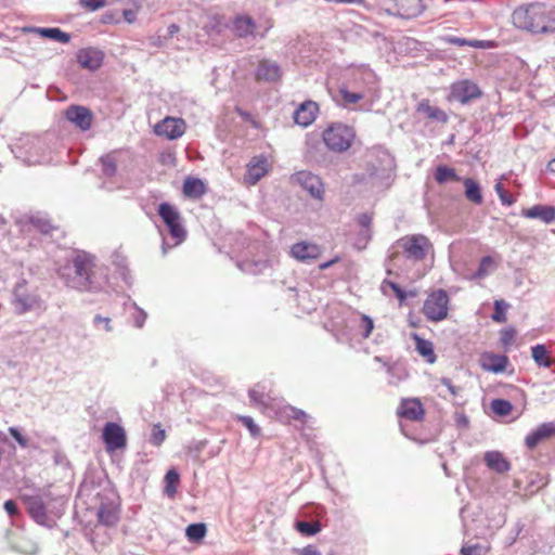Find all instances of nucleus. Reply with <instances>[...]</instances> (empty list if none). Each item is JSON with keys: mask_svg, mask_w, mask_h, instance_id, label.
I'll return each mask as SVG.
<instances>
[{"mask_svg": "<svg viewBox=\"0 0 555 555\" xmlns=\"http://www.w3.org/2000/svg\"><path fill=\"white\" fill-rule=\"evenodd\" d=\"M513 24L531 33H546L553 22V11L543 3H531L513 12Z\"/></svg>", "mask_w": 555, "mask_h": 555, "instance_id": "f257e3e1", "label": "nucleus"}, {"mask_svg": "<svg viewBox=\"0 0 555 555\" xmlns=\"http://www.w3.org/2000/svg\"><path fill=\"white\" fill-rule=\"evenodd\" d=\"M356 135V129L352 126L337 121L324 129L322 140L330 151L344 153L351 147Z\"/></svg>", "mask_w": 555, "mask_h": 555, "instance_id": "f03ea898", "label": "nucleus"}, {"mask_svg": "<svg viewBox=\"0 0 555 555\" xmlns=\"http://www.w3.org/2000/svg\"><path fill=\"white\" fill-rule=\"evenodd\" d=\"M450 296L444 289L430 292L424 300L422 312L430 322H441L449 317Z\"/></svg>", "mask_w": 555, "mask_h": 555, "instance_id": "7ed1b4c3", "label": "nucleus"}, {"mask_svg": "<svg viewBox=\"0 0 555 555\" xmlns=\"http://www.w3.org/2000/svg\"><path fill=\"white\" fill-rule=\"evenodd\" d=\"M158 215L166 224L169 234L177 243L184 241L186 231L181 222V215L179 210L169 203H162L158 206Z\"/></svg>", "mask_w": 555, "mask_h": 555, "instance_id": "20e7f679", "label": "nucleus"}, {"mask_svg": "<svg viewBox=\"0 0 555 555\" xmlns=\"http://www.w3.org/2000/svg\"><path fill=\"white\" fill-rule=\"evenodd\" d=\"M75 279L72 286L79 291H88L91 287V275L93 273V259L87 255H78L73 260Z\"/></svg>", "mask_w": 555, "mask_h": 555, "instance_id": "39448f33", "label": "nucleus"}, {"mask_svg": "<svg viewBox=\"0 0 555 555\" xmlns=\"http://www.w3.org/2000/svg\"><path fill=\"white\" fill-rule=\"evenodd\" d=\"M102 438L107 453H113L127 446V435L124 427L114 422L104 425Z\"/></svg>", "mask_w": 555, "mask_h": 555, "instance_id": "423d86ee", "label": "nucleus"}, {"mask_svg": "<svg viewBox=\"0 0 555 555\" xmlns=\"http://www.w3.org/2000/svg\"><path fill=\"white\" fill-rule=\"evenodd\" d=\"M186 124L182 118L168 116L155 125L154 132L159 137L176 140L184 134Z\"/></svg>", "mask_w": 555, "mask_h": 555, "instance_id": "0eeeda50", "label": "nucleus"}, {"mask_svg": "<svg viewBox=\"0 0 555 555\" xmlns=\"http://www.w3.org/2000/svg\"><path fill=\"white\" fill-rule=\"evenodd\" d=\"M403 251L409 258L422 260L430 247L429 240L424 235H411L401 240Z\"/></svg>", "mask_w": 555, "mask_h": 555, "instance_id": "6e6552de", "label": "nucleus"}, {"mask_svg": "<svg viewBox=\"0 0 555 555\" xmlns=\"http://www.w3.org/2000/svg\"><path fill=\"white\" fill-rule=\"evenodd\" d=\"M271 170V164L269 159L263 156H255L246 166V175L244 176V182L247 185H255L261 178L267 176Z\"/></svg>", "mask_w": 555, "mask_h": 555, "instance_id": "1a4fd4ad", "label": "nucleus"}, {"mask_svg": "<svg viewBox=\"0 0 555 555\" xmlns=\"http://www.w3.org/2000/svg\"><path fill=\"white\" fill-rule=\"evenodd\" d=\"M291 179L293 182L307 190L312 197L320 201L323 199L324 186L318 176L309 171H299L293 175Z\"/></svg>", "mask_w": 555, "mask_h": 555, "instance_id": "9d476101", "label": "nucleus"}, {"mask_svg": "<svg viewBox=\"0 0 555 555\" xmlns=\"http://www.w3.org/2000/svg\"><path fill=\"white\" fill-rule=\"evenodd\" d=\"M397 415L408 421L420 422L424 420L425 409L417 398L402 399L397 409Z\"/></svg>", "mask_w": 555, "mask_h": 555, "instance_id": "9b49d317", "label": "nucleus"}, {"mask_svg": "<svg viewBox=\"0 0 555 555\" xmlns=\"http://www.w3.org/2000/svg\"><path fill=\"white\" fill-rule=\"evenodd\" d=\"M322 255L320 245L307 241H301L291 247V256L301 262L317 260Z\"/></svg>", "mask_w": 555, "mask_h": 555, "instance_id": "f8f14e48", "label": "nucleus"}, {"mask_svg": "<svg viewBox=\"0 0 555 555\" xmlns=\"http://www.w3.org/2000/svg\"><path fill=\"white\" fill-rule=\"evenodd\" d=\"M554 435L555 424L543 423L526 436L525 446L529 450H534L537 447L542 446L546 441L551 440Z\"/></svg>", "mask_w": 555, "mask_h": 555, "instance_id": "ddd939ff", "label": "nucleus"}, {"mask_svg": "<svg viewBox=\"0 0 555 555\" xmlns=\"http://www.w3.org/2000/svg\"><path fill=\"white\" fill-rule=\"evenodd\" d=\"M65 117L82 131L89 130L93 121L92 112L80 105H70L67 107L65 111Z\"/></svg>", "mask_w": 555, "mask_h": 555, "instance_id": "4468645a", "label": "nucleus"}, {"mask_svg": "<svg viewBox=\"0 0 555 555\" xmlns=\"http://www.w3.org/2000/svg\"><path fill=\"white\" fill-rule=\"evenodd\" d=\"M509 360L504 354H496L491 351H485L480 354L479 364L486 372L502 373L506 370Z\"/></svg>", "mask_w": 555, "mask_h": 555, "instance_id": "2eb2a0df", "label": "nucleus"}, {"mask_svg": "<svg viewBox=\"0 0 555 555\" xmlns=\"http://www.w3.org/2000/svg\"><path fill=\"white\" fill-rule=\"evenodd\" d=\"M319 113V105L314 101H305L294 113V120L297 125L302 127L310 126L317 118Z\"/></svg>", "mask_w": 555, "mask_h": 555, "instance_id": "dca6fc26", "label": "nucleus"}, {"mask_svg": "<svg viewBox=\"0 0 555 555\" xmlns=\"http://www.w3.org/2000/svg\"><path fill=\"white\" fill-rule=\"evenodd\" d=\"M452 95L455 100L465 104L470 100L479 98L481 95V91L476 83L463 80L453 86Z\"/></svg>", "mask_w": 555, "mask_h": 555, "instance_id": "f3484780", "label": "nucleus"}, {"mask_svg": "<svg viewBox=\"0 0 555 555\" xmlns=\"http://www.w3.org/2000/svg\"><path fill=\"white\" fill-rule=\"evenodd\" d=\"M282 77V69L276 62L270 60H261L256 70V79L263 81H278Z\"/></svg>", "mask_w": 555, "mask_h": 555, "instance_id": "a211bd4d", "label": "nucleus"}, {"mask_svg": "<svg viewBox=\"0 0 555 555\" xmlns=\"http://www.w3.org/2000/svg\"><path fill=\"white\" fill-rule=\"evenodd\" d=\"M77 59L81 67L94 70L102 65L103 53L96 49H83L79 51Z\"/></svg>", "mask_w": 555, "mask_h": 555, "instance_id": "6ab92c4d", "label": "nucleus"}, {"mask_svg": "<svg viewBox=\"0 0 555 555\" xmlns=\"http://www.w3.org/2000/svg\"><path fill=\"white\" fill-rule=\"evenodd\" d=\"M397 13L403 18H413L423 11V0H393Z\"/></svg>", "mask_w": 555, "mask_h": 555, "instance_id": "aec40b11", "label": "nucleus"}, {"mask_svg": "<svg viewBox=\"0 0 555 555\" xmlns=\"http://www.w3.org/2000/svg\"><path fill=\"white\" fill-rule=\"evenodd\" d=\"M521 216L528 219H540L545 223H550L555 219V208L543 205H534L530 208L522 209Z\"/></svg>", "mask_w": 555, "mask_h": 555, "instance_id": "412c9836", "label": "nucleus"}, {"mask_svg": "<svg viewBox=\"0 0 555 555\" xmlns=\"http://www.w3.org/2000/svg\"><path fill=\"white\" fill-rule=\"evenodd\" d=\"M98 520L100 524L113 527L119 521V509L113 503H102L98 509Z\"/></svg>", "mask_w": 555, "mask_h": 555, "instance_id": "4be33fe9", "label": "nucleus"}, {"mask_svg": "<svg viewBox=\"0 0 555 555\" xmlns=\"http://www.w3.org/2000/svg\"><path fill=\"white\" fill-rule=\"evenodd\" d=\"M412 338L415 343V349L418 354L428 363L433 364L437 360L434 350V344L430 340L422 338L418 334L413 333Z\"/></svg>", "mask_w": 555, "mask_h": 555, "instance_id": "5701e85b", "label": "nucleus"}, {"mask_svg": "<svg viewBox=\"0 0 555 555\" xmlns=\"http://www.w3.org/2000/svg\"><path fill=\"white\" fill-rule=\"evenodd\" d=\"M30 516L38 522L44 524L47 520V509L43 501L39 496L25 498Z\"/></svg>", "mask_w": 555, "mask_h": 555, "instance_id": "b1692460", "label": "nucleus"}, {"mask_svg": "<svg viewBox=\"0 0 555 555\" xmlns=\"http://www.w3.org/2000/svg\"><path fill=\"white\" fill-rule=\"evenodd\" d=\"M485 462L490 469L500 474L506 473L511 468L508 461L498 451L487 452L485 454Z\"/></svg>", "mask_w": 555, "mask_h": 555, "instance_id": "393cba45", "label": "nucleus"}, {"mask_svg": "<svg viewBox=\"0 0 555 555\" xmlns=\"http://www.w3.org/2000/svg\"><path fill=\"white\" fill-rule=\"evenodd\" d=\"M256 29L255 21L247 15H238L233 21V30L240 38L253 35Z\"/></svg>", "mask_w": 555, "mask_h": 555, "instance_id": "a878e982", "label": "nucleus"}, {"mask_svg": "<svg viewBox=\"0 0 555 555\" xmlns=\"http://www.w3.org/2000/svg\"><path fill=\"white\" fill-rule=\"evenodd\" d=\"M416 112L425 114L430 120H437L440 122L448 121L447 113L438 107L431 106L429 100H422L416 106Z\"/></svg>", "mask_w": 555, "mask_h": 555, "instance_id": "bb28decb", "label": "nucleus"}, {"mask_svg": "<svg viewBox=\"0 0 555 555\" xmlns=\"http://www.w3.org/2000/svg\"><path fill=\"white\" fill-rule=\"evenodd\" d=\"M182 191L185 197L199 198L206 193V185L199 179L188 177L183 182Z\"/></svg>", "mask_w": 555, "mask_h": 555, "instance_id": "cd10ccee", "label": "nucleus"}, {"mask_svg": "<svg viewBox=\"0 0 555 555\" xmlns=\"http://www.w3.org/2000/svg\"><path fill=\"white\" fill-rule=\"evenodd\" d=\"M248 396L254 405L262 408H268L270 402L273 400L267 391L266 386L261 384H256L251 389H249Z\"/></svg>", "mask_w": 555, "mask_h": 555, "instance_id": "c85d7f7f", "label": "nucleus"}, {"mask_svg": "<svg viewBox=\"0 0 555 555\" xmlns=\"http://www.w3.org/2000/svg\"><path fill=\"white\" fill-rule=\"evenodd\" d=\"M463 184L465 188V197L475 205L482 204L483 197L479 183L472 178H465L463 179Z\"/></svg>", "mask_w": 555, "mask_h": 555, "instance_id": "c756f323", "label": "nucleus"}, {"mask_svg": "<svg viewBox=\"0 0 555 555\" xmlns=\"http://www.w3.org/2000/svg\"><path fill=\"white\" fill-rule=\"evenodd\" d=\"M435 180L439 184L447 183L449 181L457 182L461 180V178L457 176L454 168H451L446 165H440L436 168L435 171Z\"/></svg>", "mask_w": 555, "mask_h": 555, "instance_id": "7c9ffc66", "label": "nucleus"}, {"mask_svg": "<svg viewBox=\"0 0 555 555\" xmlns=\"http://www.w3.org/2000/svg\"><path fill=\"white\" fill-rule=\"evenodd\" d=\"M278 415L283 421L295 420L305 423L307 420V414L302 410L288 404L281 408L278 412Z\"/></svg>", "mask_w": 555, "mask_h": 555, "instance_id": "2f4dec72", "label": "nucleus"}, {"mask_svg": "<svg viewBox=\"0 0 555 555\" xmlns=\"http://www.w3.org/2000/svg\"><path fill=\"white\" fill-rule=\"evenodd\" d=\"M447 41L451 44L464 47L469 46L473 48H479V49H488L495 47L493 41H485V40H467L460 37H449Z\"/></svg>", "mask_w": 555, "mask_h": 555, "instance_id": "473e14b6", "label": "nucleus"}, {"mask_svg": "<svg viewBox=\"0 0 555 555\" xmlns=\"http://www.w3.org/2000/svg\"><path fill=\"white\" fill-rule=\"evenodd\" d=\"M340 102L345 107L359 103L364 99V94L361 92H351L347 87L341 86L338 89Z\"/></svg>", "mask_w": 555, "mask_h": 555, "instance_id": "72a5a7b5", "label": "nucleus"}, {"mask_svg": "<svg viewBox=\"0 0 555 555\" xmlns=\"http://www.w3.org/2000/svg\"><path fill=\"white\" fill-rule=\"evenodd\" d=\"M180 476L176 469H169L165 476V488L164 492L169 496L173 498L177 492V486L179 483Z\"/></svg>", "mask_w": 555, "mask_h": 555, "instance_id": "f704fd0d", "label": "nucleus"}, {"mask_svg": "<svg viewBox=\"0 0 555 555\" xmlns=\"http://www.w3.org/2000/svg\"><path fill=\"white\" fill-rule=\"evenodd\" d=\"M39 33L41 36L62 42L67 43L70 40V36L64 31H62L60 28H40Z\"/></svg>", "mask_w": 555, "mask_h": 555, "instance_id": "c9c22d12", "label": "nucleus"}, {"mask_svg": "<svg viewBox=\"0 0 555 555\" xmlns=\"http://www.w3.org/2000/svg\"><path fill=\"white\" fill-rule=\"evenodd\" d=\"M207 532L206 525L203 522L192 524L186 527L185 533L191 541H201Z\"/></svg>", "mask_w": 555, "mask_h": 555, "instance_id": "e433bc0d", "label": "nucleus"}, {"mask_svg": "<svg viewBox=\"0 0 555 555\" xmlns=\"http://www.w3.org/2000/svg\"><path fill=\"white\" fill-rule=\"evenodd\" d=\"M517 331L514 327H505L500 331L501 346L508 350L516 343Z\"/></svg>", "mask_w": 555, "mask_h": 555, "instance_id": "4c0bfd02", "label": "nucleus"}, {"mask_svg": "<svg viewBox=\"0 0 555 555\" xmlns=\"http://www.w3.org/2000/svg\"><path fill=\"white\" fill-rule=\"evenodd\" d=\"M295 528L302 535L310 537V535H314L318 532H320L321 525L318 521H312V522H309V521H298V522H296Z\"/></svg>", "mask_w": 555, "mask_h": 555, "instance_id": "58836bf2", "label": "nucleus"}, {"mask_svg": "<svg viewBox=\"0 0 555 555\" xmlns=\"http://www.w3.org/2000/svg\"><path fill=\"white\" fill-rule=\"evenodd\" d=\"M532 358L540 366H550L551 359L548 357L547 350L543 345H537L532 347Z\"/></svg>", "mask_w": 555, "mask_h": 555, "instance_id": "ea45409f", "label": "nucleus"}, {"mask_svg": "<svg viewBox=\"0 0 555 555\" xmlns=\"http://www.w3.org/2000/svg\"><path fill=\"white\" fill-rule=\"evenodd\" d=\"M491 410L496 415L506 416V415H508L512 412L513 405L507 400L494 399V400L491 401Z\"/></svg>", "mask_w": 555, "mask_h": 555, "instance_id": "a19ab883", "label": "nucleus"}, {"mask_svg": "<svg viewBox=\"0 0 555 555\" xmlns=\"http://www.w3.org/2000/svg\"><path fill=\"white\" fill-rule=\"evenodd\" d=\"M508 308V305L500 299L494 301V312L491 317V319L496 323H504L506 322V310Z\"/></svg>", "mask_w": 555, "mask_h": 555, "instance_id": "79ce46f5", "label": "nucleus"}, {"mask_svg": "<svg viewBox=\"0 0 555 555\" xmlns=\"http://www.w3.org/2000/svg\"><path fill=\"white\" fill-rule=\"evenodd\" d=\"M236 420L241 422L249 431L250 436L258 437L261 434L260 427L250 416L237 415Z\"/></svg>", "mask_w": 555, "mask_h": 555, "instance_id": "37998d69", "label": "nucleus"}, {"mask_svg": "<svg viewBox=\"0 0 555 555\" xmlns=\"http://www.w3.org/2000/svg\"><path fill=\"white\" fill-rule=\"evenodd\" d=\"M495 267V261L492 257L486 256L481 259L479 268L476 272L477 278H483L486 276L490 270H492Z\"/></svg>", "mask_w": 555, "mask_h": 555, "instance_id": "c03bdc74", "label": "nucleus"}, {"mask_svg": "<svg viewBox=\"0 0 555 555\" xmlns=\"http://www.w3.org/2000/svg\"><path fill=\"white\" fill-rule=\"evenodd\" d=\"M16 302L21 306L22 312H25L35 308L39 302V298L36 295L26 297L17 296Z\"/></svg>", "mask_w": 555, "mask_h": 555, "instance_id": "a18cd8bd", "label": "nucleus"}, {"mask_svg": "<svg viewBox=\"0 0 555 555\" xmlns=\"http://www.w3.org/2000/svg\"><path fill=\"white\" fill-rule=\"evenodd\" d=\"M494 190L503 205L512 206L515 203L514 196L503 188L501 182L494 185Z\"/></svg>", "mask_w": 555, "mask_h": 555, "instance_id": "49530a36", "label": "nucleus"}, {"mask_svg": "<svg viewBox=\"0 0 555 555\" xmlns=\"http://www.w3.org/2000/svg\"><path fill=\"white\" fill-rule=\"evenodd\" d=\"M166 437V431L160 427V425H154L151 435V442L154 446L159 447L165 441Z\"/></svg>", "mask_w": 555, "mask_h": 555, "instance_id": "de8ad7c7", "label": "nucleus"}, {"mask_svg": "<svg viewBox=\"0 0 555 555\" xmlns=\"http://www.w3.org/2000/svg\"><path fill=\"white\" fill-rule=\"evenodd\" d=\"M360 327L362 330V336L364 338H369L374 328L373 320L369 315L362 314L360 320Z\"/></svg>", "mask_w": 555, "mask_h": 555, "instance_id": "09e8293b", "label": "nucleus"}, {"mask_svg": "<svg viewBox=\"0 0 555 555\" xmlns=\"http://www.w3.org/2000/svg\"><path fill=\"white\" fill-rule=\"evenodd\" d=\"M102 162V168H103V172L106 175V176H113L115 175L116 170H117V166H116V163L115 160L113 159V157L111 156H105L101 159Z\"/></svg>", "mask_w": 555, "mask_h": 555, "instance_id": "8fccbe9b", "label": "nucleus"}, {"mask_svg": "<svg viewBox=\"0 0 555 555\" xmlns=\"http://www.w3.org/2000/svg\"><path fill=\"white\" fill-rule=\"evenodd\" d=\"M487 548L482 547L481 545L475 544V545H468L463 546L461 548L462 555H485L487 553Z\"/></svg>", "mask_w": 555, "mask_h": 555, "instance_id": "3c124183", "label": "nucleus"}, {"mask_svg": "<svg viewBox=\"0 0 555 555\" xmlns=\"http://www.w3.org/2000/svg\"><path fill=\"white\" fill-rule=\"evenodd\" d=\"M159 163L167 167H175L177 165V157L173 152H164L159 155Z\"/></svg>", "mask_w": 555, "mask_h": 555, "instance_id": "603ef678", "label": "nucleus"}, {"mask_svg": "<svg viewBox=\"0 0 555 555\" xmlns=\"http://www.w3.org/2000/svg\"><path fill=\"white\" fill-rule=\"evenodd\" d=\"M81 3L87 9L95 11L100 8H103L106 4V0H82Z\"/></svg>", "mask_w": 555, "mask_h": 555, "instance_id": "864d4df0", "label": "nucleus"}, {"mask_svg": "<svg viewBox=\"0 0 555 555\" xmlns=\"http://www.w3.org/2000/svg\"><path fill=\"white\" fill-rule=\"evenodd\" d=\"M388 285L393 291L400 302H403L406 298V294L404 293V291L395 282H388Z\"/></svg>", "mask_w": 555, "mask_h": 555, "instance_id": "5fc2aeb1", "label": "nucleus"}, {"mask_svg": "<svg viewBox=\"0 0 555 555\" xmlns=\"http://www.w3.org/2000/svg\"><path fill=\"white\" fill-rule=\"evenodd\" d=\"M9 433L17 441L20 446H27V440L21 435V433L15 427L9 428Z\"/></svg>", "mask_w": 555, "mask_h": 555, "instance_id": "6e6d98bb", "label": "nucleus"}, {"mask_svg": "<svg viewBox=\"0 0 555 555\" xmlns=\"http://www.w3.org/2000/svg\"><path fill=\"white\" fill-rule=\"evenodd\" d=\"M441 384H442L443 386H446V387L448 388V390L450 391V393H451L452 396H454V397H455V396H457V395L460 393V391L462 390L460 387L454 386V385L452 384V380H451V379H449V378H442V379H441Z\"/></svg>", "mask_w": 555, "mask_h": 555, "instance_id": "4d7b16f0", "label": "nucleus"}, {"mask_svg": "<svg viewBox=\"0 0 555 555\" xmlns=\"http://www.w3.org/2000/svg\"><path fill=\"white\" fill-rule=\"evenodd\" d=\"M4 509L10 516H14L18 512L16 503L12 500L4 502Z\"/></svg>", "mask_w": 555, "mask_h": 555, "instance_id": "13d9d810", "label": "nucleus"}, {"mask_svg": "<svg viewBox=\"0 0 555 555\" xmlns=\"http://www.w3.org/2000/svg\"><path fill=\"white\" fill-rule=\"evenodd\" d=\"M358 222L361 227L369 229L372 223V217L369 216L367 214H362L359 216Z\"/></svg>", "mask_w": 555, "mask_h": 555, "instance_id": "bf43d9fd", "label": "nucleus"}, {"mask_svg": "<svg viewBox=\"0 0 555 555\" xmlns=\"http://www.w3.org/2000/svg\"><path fill=\"white\" fill-rule=\"evenodd\" d=\"M299 554L300 555H321L320 551L313 545H308V546L304 547Z\"/></svg>", "mask_w": 555, "mask_h": 555, "instance_id": "052dcab7", "label": "nucleus"}, {"mask_svg": "<svg viewBox=\"0 0 555 555\" xmlns=\"http://www.w3.org/2000/svg\"><path fill=\"white\" fill-rule=\"evenodd\" d=\"M122 15H124L125 21L128 22L129 24H132L137 21V14L132 10H125Z\"/></svg>", "mask_w": 555, "mask_h": 555, "instance_id": "680f3d73", "label": "nucleus"}, {"mask_svg": "<svg viewBox=\"0 0 555 555\" xmlns=\"http://www.w3.org/2000/svg\"><path fill=\"white\" fill-rule=\"evenodd\" d=\"M326 2L346 3V4H363L364 0H325Z\"/></svg>", "mask_w": 555, "mask_h": 555, "instance_id": "e2e57ef3", "label": "nucleus"}, {"mask_svg": "<svg viewBox=\"0 0 555 555\" xmlns=\"http://www.w3.org/2000/svg\"><path fill=\"white\" fill-rule=\"evenodd\" d=\"M339 259H340V258H339L338 256H336V257H335V258H333L332 260H328V261H326V262L321 263V264L319 266V268H320V270H326V269H328L330 267H332L333 264H335L336 262H338V261H339Z\"/></svg>", "mask_w": 555, "mask_h": 555, "instance_id": "0e129e2a", "label": "nucleus"}, {"mask_svg": "<svg viewBox=\"0 0 555 555\" xmlns=\"http://www.w3.org/2000/svg\"><path fill=\"white\" fill-rule=\"evenodd\" d=\"M179 31H180V27L177 24H171L168 26V36L169 37H173Z\"/></svg>", "mask_w": 555, "mask_h": 555, "instance_id": "69168bd1", "label": "nucleus"}, {"mask_svg": "<svg viewBox=\"0 0 555 555\" xmlns=\"http://www.w3.org/2000/svg\"><path fill=\"white\" fill-rule=\"evenodd\" d=\"M95 322L96 323L105 324L106 330H109V322H111V320L108 318H102V317L98 315L95 318Z\"/></svg>", "mask_w": 555, "mask_h": 555, "instance_id": "338daca9", "label": "nucleus"}]
</instances>
